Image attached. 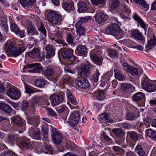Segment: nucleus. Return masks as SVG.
Listing matches in <instances>:
<instances>
[{"mask_svg": "<svg viewBox=\"0 0 156 156\" xmlns=\"http://www.w3.org/2000/svg\"><path fill=\"white\" fill-rule=\"evenodd\" d=\"M73 50L71 48H65L62 50V55L63 58L69 60L71 61L70 64H73L72 61L74 59L73 55Z\"/></svg>", "mask_w": 156, "mask_h": 156, "instance_id": "obj_6", "label": "nucleus"}, {"mask_svg": "<svg viewBox=\"0 0 156 156\" xmlns=\"http://www.w3.org/2000/svg\"><path fill=\"white\" fill-rule=\"evenodd\" d=\"M142 86L144 89L149 92H153L156 90L155 85L150 82V80L147 78H144L142 82Z\"/></svg>", "mask_w": 156, "mask_h": 156, "instance_id": "obj_7", "label": "nucleus"}, {"mask_svg": "<svg viewBox=\"0 0 156 156\" xmlns=\"http://www.w3.org/2000/svg\"><path fill=\"white\" fill-rule=\"evenodd\" d=\"M29 106L28 102L26 101L23 100L22 102L21 108L23 111L27 109Z\"/></svg>", "mask_w": 156, "mask_h": 156, "instance_id": "obj_55", "label": "nucleus"}, {"mask_svg": "<svg viewBox=\"0 0 156 156\" xmlns=\"http://www.w3.org/2000/svg\"><path fill=\"white\" fill-rule=\"evenodd\" d=\"M119 124L120 126H122V128L126 129H130L133 127L131 124L127 122H122L120 123Z\"/></svg>", "mask_w": 156, "mask_h": 156, "instance_id": "obj_56", "label": "nucleus"}, {"mask_svg": "<svg viewBox=\"0 0 156 156\" xmlns=\"http://www.w3.org/2000/svg\"><path fill=\"white\" fill-rule=\"evenodd\" d=\"M112 132L118 137V141L116 143L119 145H120L121 143L124 142V131L120 128H115L112 129Z\"/></svg>", "mask_w": 156, "mask_h": 156, "instance_id": "obj_8", "label": "nucleus"}, {"mask_svg": "<svg viewBox=\"0 0 156 156\" xmlns=\"http://www.w3.org/2000/svg\"><path fill=\"white\" fill-rule=\"evenodd\" d=\"M74 39L73 34L72 33H69L67 35L66 40L69 44H72L74 43Z\"/></svg>", "mask_w": 156, "mask_h": 156, "instance_id": "obj_48", "label": "nucleus"}, {"mask_svg": "<svg viewBox=\"0 0 156 156\" xmlns=\"http://www.w3.org/2000/svg\"><path fill=\"white\" fill-rule=\"evenodd\" d=\"M127 135H129L131 139L134 141L136 142L138 140V136L137 135V133L134 131H132L131 132H127Z\"/></svg>", "mask_w": 156, "mask_h": 156, "instance_id": "obj_42", "label": "nucleus"}, {"mask_svg": "<svg viewBox=\"0 0 156 156\" xmlns=\"http://www.w3.org/2000/svg\"><path fill=\"white\" fill-rule=\"evenodd\" d=\"M61 73V69L59 67L48 66L44 70L43 74L47 79L56 83Z\"/></svg>", "mask_w": 156, "mask_h": 156, "instance_id": "obj_2", "label": "nucleus"}, {"mask_svg": "<svg viewBox=\"0 0 156 156\" xmlns=\"http://www.w3.org/2000/svg\"><path fill=\"white\" fill-rule=\"evenodd\" d=\"M90 57L93 60L98 57V56L97 51H96V50L92 51L90 53Z\"/></svg>", "mask_w": 156, "mask_h": 156, "instance_id": "obj_58", "label": "nucleus"}, {"mask_svg": "<svg viewBox=\"0 0 156 156\" xmlns=\"http://www.w3.org/2000/svg\"><path fill=\"white\" fill-rule=\"evenodd\" d=\"M135 2L141 5L144 8V9L145 11L147 10L149 8V5H148L144 0H134Z\"/></svg>", "mask_w": 156, "mask_h": 156, "instance_id": "obj_41", "label": "nucleus"}, {"mask_svg": "<svg viewBox=\"0 0 156 156\" xmlns=\"http://www.w3.org/2000/svg\"><path fill=\"white\" fill-rule=\"evenodd\" d=\"M137 118L136 113L132 112H129L127 113L126 119L127 120L132 121L134 120Z\"/></svg>", "mask_w": 156, "mask_h": 156, "instance_id": "obj_35", "label": "nucleus"}, {"mask_svg": "<svg viewBox=\"0 0 156 156\" xmlns=\"http://www.w3.org/2000/svg\"><path fill=\"white\" fill-rule=\"evenodd\" d=\"M78 11L79 12H86L88 10V7L86 3L81 1L78 3Z\"/></svg>", "mask_w": 156, "mask_h": 156, "instance_id": "obj_28", "label": "nucleus"}, {"mask_svg": "<svg viewBox=\"0 0 156 156\" xmlns=\"http://www.w3.org/2000/svg\"><path fill=\"white\" fill-rule=\"evenodd\" d=\"M47 20L52 25H59L62 21L61 16L53 10H50L47 14Z\"/></svg>", "mask_w": 156, "mask_h": 156, "instance_id": "obj_4", "label": "nucleus"}, {"mask_svg": "<svg viewBox=\"0 0 156 156\" xmlns=\"http://www.w3.org/2000/svg\"><path fill=\"white\" fill-rule=\"evenodd\" d=\"M55 42L59 44H62L63 47H67L68 45V44L65 41L59 39L55 40Z\"/></svg>", "mask_w": 156, "mask_h": 156, "instance_id": "obj_61", "label": "nucleus"}, {"mask_svg": "<svg viewBox=\"0 0 156 156\" xmlns=\"http://www.w3.org/2000/svg\"><path fill=\"white\" fill-rule=\"evenodd\" d=\"M94 62L97 64L98 65L100 66L102 62V59L101 58L98 57L96 58L93 60Z\"/></svg>", "mask_w": 156, "mask_h": 156, "instance_id": "obj_63", "label": "nucleus"}, {"mask_svg": "<svg viewBox=\"0 0 156 156\" xmlns=\"http://www.w3.org/2000/svg\"><path fill=\"white\" fill-rule=\"evenodd\" d=\"M93 42L95 45L96 46V47H101L100 45L102 44V41L99 38L98 36H95L93 39Z\"/></svg>", "mask_w": 156, "mask_h": 156, "instance_id": "obj_49", "label": "nucleus"}, {"mask_svg": "<svg viewBox=\"0 0 156 156\" xmlns=\"http://www.w3.org/2000/svg\"><path fill=\"white\" fill-rule=\"evenodd\" d=\"M67 95L69 101L72 104L76 105L77 103L76 99L69 90H67Z\"/></svg>", "mask_w": 156, "mask_h": 156, "instance_id": "obj_34", "label": "nucleus"}, {"mask_svg": "<svg viewBox=\"0 0 156 156\" xmlns=\"http://www.w3.org/2000/svg\"><path fill=\"white\" fill-rule=\"evenodd\" d=\"M48 114L49 116H53L56 115L55 113L51 109L48 108L46 109Z\"/></svg>", "mask_w": 156, "mask_h": 156, "instance_id": "obj_62", "label": "nucleus"}, {"mask_svg": "<svg viewBox=\"0 0 156 156\" xmlns=\"http://www.w3.org/2000/svg\"><path fill=\"white\" fill-rule=\"evenodd\" d=\"M17 134H10L8 135V140L11 143L14 144L17 140L20 139Z\"/></svg>", "mask_w": 156, "mask_h": 156, "instance_id": "obj_37", "label": "nucleus"}, {"mask_svg": "<svg viewBox=\"0 0 156 156\" xmlns=\"http://www.w3.org/2000/svg\"><path fill=\"white\" fill-rule=\"evenodd\" d=\"M108 55L112 58H114L116 56L117 52L115 50L109 49L108 50Z\"/></svg>", "mask_w": 156, "mask_h": 156, "instance_id": "obj_51", "label": "nucleus"}, {"mask_svg": "<svg viewBox=\"0 0 156 156\" xmlns=\"http://www.w3.org/2000/svg\"><path fill=\"white\" fill-rule=\"evenodd\" d=\"M15 33L18 36L21 38H23L25 37L24 31L20 29V28H19L18 30Z\"/></svg>", "mask_w": 156, "mask_h": 156, "instance_id": "obj_57", "label": "nucleus"}, {"mask_svg": "<svg viewBox=\"0 0 156 156\" xmlns=\"http://www.w3.org/2000/svg\"><path fill=\"white\" fill-rule=\"evenodd\" d=\"M94 6L101 7L104 5L106 3V0H90Z\"/></svg>", "mask_w": 156, "mask_h": 156, "instance_id": "obj_30", "label": "nucleus"}, {"mask_svg": "<svg viewBox=\"0 0 156 156\" xmlns=\"http://www.w3.org/2000/svg\"><path fill=\"white\" fill-rule=\"evenodd\" d=\"M45 50L47 52L46 58H49L53 57L55 54V48L54 46L50 44H48L46 46Z\"/></svg>", "mask_w": 156, "mask_h": 156, "instance_id": "obj_16", "label": "nucleus"}, {"mask_svg": "<svg viewBox=\"0 0 156 156\" xmlns=\"http://www.w3.org/2000/svg\"><path fill=\"white\" fill-rule=\"evenodd\" d=\"M51 129V136L52 142L55 144H59L62 141V134L54 127H52Z\"/></svg>", "mask_w": 156, "mask_h": 156, "instance_id": "obj_5", "label": "nucleus"}, {"mask_svg": "<svg viewBox=\"0 0 156 156\" xmlns=\"http://www.w3.org/2000/svg\"><path fill=\"white\" fill-rule=\"evenodd\" d=\"M100 77V74L98 70L97 69L96 71L94 73L93 80L94 81L96 82L98 81L99 78Z\"/></svg>", "mask_w": 156, "mask_h": 156, "instance_id": "obj_53", "label": "nucleus"}, {"mask_svg": "<svg viewBox=\"0 0 156 156\" xmlns=\"http://www.w3.org/2000/svg\"><path fill=\"white\" fill-rule=\"evenodd\" d=\"M80 114L76 111H74L70 115L69 119V124L72 126H75L78 123L79 119Z\"/></svg>", "mask_w": 156, "mask_h": 156, "instance_id": "obj_11", "label": "nucleus"}, {"mask_svg": "<svg viewBox=\"0 0 156 156\" xmlns=\"http://www.w3.org/2000/svg\"><path fill=\"white\" fill-rule=\"evenodd\" d=\"M145 97L144 94L139 92L135 93L132 96V98L134 101L139 102L141 101Z\"/></svg>", "mask_w": 156, "mask_h": 156, "instance_id": "obj_22", "label": "nucleus"}, {"mask_svg": "<svg viewBox=\"0 0 156 156\" xmlns=\"http://www.w3.org/2000/svg\"><path fill=\"white\" fill-rule=\"evenodd\" d=\"M76 49L80 54L85 55L86 53L87 50L84 46L80 44L77 46Z\"/></svg>", "mask_w": 156, "mask_h": 156, "instance_id": "obj_46", "label": "nucleus"}, {"mask_svg": "<svg viewBox=\"0 0 156 156\" xmlns=\"http://www.w3.org/2000/svg\"><path fill=\"white\" fill-rule=\"evenodd\" d=\"M38 29L41 33L45 37L47 35V32L44 25L42 23H41L40 25L38 27Z\"/></svg>", "mask_w": 156, "mask_h": 156, "instance_id": "obj_47", "label": "nucleus"}, {"mask_svg": "<svg viewBox=\"0 0 156 156\" xmlns=\"http://www.w3.org/2000/svg\"><path fill=\"white\" fill-rule=\"evenodd\" d=\"M134 87L132 84L124 83L122 85L121 90L123 93L127 92L128 91L133 90Z\"/></svg>", "mask_w": 156, "mask_h": 156, "instance_id": "obj_23", "label": "nucleus"}, {"mask_svg": "<svg viewBox=\"0 0 156 156\" xmlns=\"http://www.w3.org/2000/svg\"><path fill=\"white\" fill-rule=\"evenodd\" d=\"M75 83L79 87L83 88H87L89 86V83L87 80L77 78Z\"/></svg>", "mask_w": 156, "mask_h": 156, "instance_id": "obj_15", "label": "nucleus"}, {"mask_svg": "<svg viewBox=\"0 0 156 156\" xmlns=\"http://www.w3.org/2000/svg\"><path fill=\"white\" fill-rule=\"evenodd\" d=\"M27 54L34 59H37L40 56V49L37 48H34L31 51L28 52Z\"/></svg>", "mask_w": 156, "mask_h": 156, "instance_id": "obj_18", "label": "nucleus"}, {"mask_svg": "<svg viewBox=\"0 0 156 156\" xmlns=\"http://www.w3.org/2000/svg\"><path fill=\"white\" fill-rule=\"evenodd\" d=\"M62 7L68 12L73 11L74 9V4L73 2H64L62 5Z\"/></svg>", "mask_w": 156, "mask_h": 156, "instance_id": "obj_17", "label": "nucleus"}, {"mask_svg": "<svg viewBox=\"0 0 156 156\" xmlns=\"http://www.w3.org/2000/svg\"><path fill=\"white\" fill-rule=\"evenodd\" d=\"M42 98L41 97L36 96L30 100L31 105L32 106H34L38 105L40 102Z\"/></svg>", "mask_w": 156, "mask_h": 156, "instance_id": "obj_39", "label": "nucleus"}, {"mask_svg": "<svg viewBox=\"0 0 156 156\" xmlns=\"http://www.w3.org/2000/svg\"><path fill=\"white\" fill-rule=\"evenodd\" d=\"M147 136L154 140L156 139V132L151 129H148L147 131Z\"/></svg>", "mask_w": 156, "mask_h": 156, "instance_id": "obj_45", "label": "nucleus"}, {"mask_svg": "<svg viewBox=\"0 0 156 156\" xmlns=\"http://www.w3.org/2000/svg\"><path fill=\"white\" fill-rule=\"evenodd\" d=\"M33 136L34 139L39 140L40 136V133L38 129L34 127L33 129Z\"/></svg>", "mask_w": 156, "mask_h": 156, "instance_id": "obj_44", "label": "nucleus"}, {"mask_svg": "<svg viewBox=\"0 0 156 156\" xmlns=\"http://www.w3.org/2000/svg\"><path fill=\"white\" fill-rule=\"evenodd\" d=\"M43 69L41 67L38 66H36V67L34 68L33 69L29 70L28 72L30 73H40L42 71Z\"/></svg>", "mask_w": 156, "mask_h": 156, "instance_id": "obj_52", "label": "nucleus"}, {"mask_svg": "<svg viewBox=\"0 0 156 156\" xmlns=\"http://www.w3.org/2000/svg\"><path fill=\"white\" fill-rule=\"evenodd\" d=\"M115 76L116 79L120 81H122L124 80L123 75L120 73L118 69H115L114 70Z\"/></svg>", "mask_w": 156, "mask_h": 156, "instance_id": "obj_43", "label": "nucleus"}, {"mask_svg": "<svg viewBox=\"0 0 156 156\" xmlns=\"http://www.w3.org/2000/svg\"><path fill=\"white\" fill-rule=\"evenodd\" d=\"M0 156H17V155L11 150L5 151Z\"/></svg>", "mask_w": 156, "mask_h": 156, "instance_id": "obj_50", "label": "nucleus"}, {"mask_svg": "<svg viewBox=\"0 0 156 156\" xmlns=\"http://www.w3.org/2000/svg\"><path fill=\"white\" fill-rule=\"evenodd\" d=\"M41 151L42 152L45 153L49 152L50 154H52L53 152V148L49 145H45L42 147Z\"/></svg>", "mask_w": 156, "mask_h": 156, "instance_id": "obj_36", "label": "nucleus"}, {"mask_svg": "<svg viewBox=\"0 0 156 156\" xmlns=\"http://www.w3.org/2000/svg\"><path fill=\"white\" fill-rule=\"evenodd\" d=\"M97 98L98 100H102L105 97V91L102 90H98L96 94Z\"/></svg>", "mask_w": 156, "mask_h": 156, "instance_id": "obj_38", "label": "nucleus"}, {"mask_svg": "<svg viewBox=\"0 0 156 156\" xmlns=\"http://www.w3.org/2000/svg\"><path fill=\"white\" fill-rule=\"evenodd\" d=\"M0 109L7 114L10 113L12 110L10 105L3 103H0Z\"/></svg>", "mask_w": 156, "mask_h": 156, "instance_id": "obj_25", "label": "nucleus"}, {"mask_svg": "<svg viewBox=\"0 0 156 156\" xmlns=\"http://www.w3.org/2000/svg\"><path fill=\"white\" fill-rule=\"evenodd\" d=\"M20 139L21 140L20 145L21 148L31 150L32 148V144L29 140L27 138L23 137H20Z\"/></svg>", "mask_w": 156, "mask_h": 156, "instance_id": "obj_14", "label": "nucleus"}, {"mask_svg": "<svg viewBox=\"0 0 156 156\" xmlns=\"http://www.w3.org/2000/svg\"><path fill=\"white\" fill-rule=\"evenodd\" d=\"M156 44V38L153 36L148 41L147 44V47L148 49H151L154 47Z\"/></svg>", "mask_w": 156, "mask_h": 156, "instance_id": "obj_33", "label": "nucleus"}, {"mask_svg": "<svg viewBox=\"0 0 156 156\" xmlns=\"http://www.w3.org/2000/svg\"><path fill=\"white\" fill-rule=\"evenodd\" d=\"M109 1L110 7L112 10L117 9L119 5V0H109Z\"/></svg>", "mask_w": 156, "mask_h": 156, "instance_id": "obj_31", "label": "nucleus"}, {"mask_svg": "<svg viewBox=\"0 0 156 156\" xmlns=\"http://www.w3.org/2000/svg\"><path fill=\"white\" fill-rule=\"evenodd\" d=\"M132 35L136 39L141 41H143L144 39L142 33L138 30H135L132 33Z\"/></svg>", "mask_w": 156, "mask_h": 156, "instance_id": "obj_27", "label": "nucleus"}, {"mask_svg": "<svg viewBox=\"0 0 156 156\" xmlns=\"http://www.w3.org/2000/svg\"><path fill=\"white\" fill-rule=\"evenodd\" d=\"M106 34L114 36L117 39H120L124 35V32L116 23L109 25L105 29Z\"/></svg>", "mask_w": 156, "mask_h": 156, "instance_id": "obj_3", "label": "nucleus"}, {"mask_svg": "<svg viewBox=\"0 0 156 156\" xmlns=\"http://www.w3.org/2000/svg\"><path fill=\"white\" fill-rule=\"evenodd\" d=\"M91 17L90 16H86L85 17H81L80 20L79 21L77 22H80V25H83V23L87 21L88 19H91Z\"/></svg>", "mask_w": 156, "mask_h": 156, "instance_id": "obj_60", "label": "nucleus"}, {"mask_svg": "<svg viewBox=\"0 0 156 156\" xmlns=\"http://www.w3.org/2000/svg\"><path fill=\"white\" fill-rule=\"evenodd\" d=\"M6 94L12 99H19L21 96L20 90L14 87L9 88L6 93Z\"/></svg>", "mask_w": 156, "mask_h": 156, "instance_id": "obj_10", "label": "nucleus"}, {"mask_svg": "<svg viewBox=\"0 0 156 156\" xmlns=\"http://www.w3.org/2000/svg\"><path fill=\"white\" fill-rule=\"evenodd\" d=\"M63 81L64 82L66 83H71L72 81L71 78L68 75H65L63 77Z\"/></svg>", "mask_w": 156, "mask_h": 156, "instance_id": "obj_59", "label": "nucleus"}, {"mask_svg": "<svg viewBox=\"0 0 156 156\" xmlns=\"http://www.w3.org/2000/svg\"><path fill=\"white\" fill-rule=\"evenodd\" d=\"M35 0H20L21 5L24 8L32 7L35 3Z\"/></svg>", "mask_w": 156, "mask_h": 156, "instance_id": "obj_21", "label": "nucleus"}, {"mask_svg": "<svg viewBox=\"0 0 156 156\" xmlns=\"http://www.w3.org/2000/svg\"><path fill=\"white\" fill-rule=\"evenodd\" d=\"M121 64L122 65V66L125 70L127 72H129L130 71V69H131V67L127 63L125 62L123 63L122 61H120Z\"/></svg>", "mask_w": 156, "mask_h": 156, "instance_id": "obj_54", "label": "nucleus"}, {"mask_svg": "<svg viewBox=\"0 0 156 156\" xmlns=\"http://www.w3.org/2000/svg\"><path fill=\"white\" fill-rule=\"evenodd\" d=\"M5 49L8 56L16 57L21 54L25 50V48L22 41H15L14 38L7 41Z\"/></svg>", "mask_w": 156, "mask_h": 156, "instance_id": "obj_1", "label": "nucleus"}, {"mask_svg": "<svg viewBox=\"0 0 156 156\" xmlns=\"http://www.w3.org/2000/svg\"><path fill=\"white\" fill-rule=\"evenodd\" d=\"M108 19V16L102 13H98L95 16V20L98 23H101L104 22Z\"/></svg>", "mask_w": 156, "mask_h": 156, "instance_id": "obj_19", "label": "nucleus"}, {"mask_svg": "<svg viewBox=\"0 0 156 156\" xmlns=\"http://www.w3.org/2000/svg\"><path fill=\"white\" fill-rule=\"evenodd\" d=\"M90 66L88 63L82 64L81 65V67L80 68V75L83 77H87L90 75V72L88 70Z\"/></svg>", "mask_w": 156, "mask_h": 156, "instance_id": "obj_12", "label": "nucleus"}, {"mask_svg": "<svg viewBox=\"0 0 156 156\" xmlns=\"http://www.w3.org/2000/svg\"><path fill=\"white\" fill-rule=\"evenodd\" d=\"M138 71V70L136 68L131 67V69H130V71L129 73L132 75H137Z\"/></svg>", "mask_w": 156, "mask_h": 156, "instance_id": "obj_64", "label": "nucleus"}, {"mask_svg": "<svg viewBox=\"0 0 156 156\" xmlns=\"http://www.w3.org/2000/svg\"><path fill=\"white\" fill-rule=\"evenodd\" d=\"M12 121L16 125V126L17 127L20 128L18 129H20L22 130L24 129L25 125L24 122L22 120L21 118L19 116H13L12 119Z\"/></svg>", "mask_w": 156, "mask_h": 156, "instance_id": "obj_13", "label": "nucleus"}, {"mask_svg": "<svg viewBox=\"0 0 156 156\" xmlns=\"http://www.w3.org/2000/svg\"><path fill=\"white\" fill-rule=\"evenodd\" d=\"M80 23L77 22L75 25V27L76 29V32L78 35L80 36L82 35H84L85 29L83 25H80Z\"/></svg>", "mask_w": 156, "mask_h": 156, "instance_id": "obj_29", "label": "nucleus"}, {"mask_svg": "<svg viewBox=\"0 0 156 156\" xmlns=\"http://www.w3.org/2000/svg\"><path fill=\"white\" fill-rule=\"evenodd\" d=\"M135 151L139 156H144L145 153L140 144H138L136 147Z\"/></svg>", "mask_w": 156, "mask_h": 156, "instance_id": "obj_40", "label": "nucleus"}, {"mask_svg": "<svg viewBox=\"0 0 156 156\" xmlns=\"http://www.w3.org/2000/svg\"><path fill=\"white\" fill-rule=\"evenodd\" d=\"M50 99L51 105L54 106L63 102L64 98L62 94H53L50 97Z\"/></svg>", "mask_w": 156, "mask_h": 156, "instance_id": "obj_9", "label": "nucleus"}, {"mask_svg": "<svg viewBox=\"0 0 156 156\" xmlns=\"http://www.w3.org/2000/svg\"><path fill=\"white\" fill-rule=\"evenodd\" d=\"M100 119L101 122L105 123H111L113 121L112 119L110 118L109 115L108 114H101Z\"/></svg>", "mask_w": 156, "mask_h": 156, "instance_id": "obj_26", "label": "nucleus"}, {"mask_svg": "<svg viewBox=\"0 0 156 156\" xmlns=\"http://www.w3.org/2000/svg\"><path fill=\"white\" fill-rule=\"evenodd\" d=\"M27 34L30 36H37L38 32L31 23H30L27 28Z\"/></svg>", "mask_w": 156, "mask_h": 156, "instance_id": "obj_20", "label": "nucleus"}, {"mask_svg": "<svg viewBox=\"0 0 156 156\" xmlns=\"http://www.w3.org/2000/svg\"><path fill=\"white\" fill-rule=\"evenodd\" d=\"M6 19L0 14V25L3 29L4 32L7 34L8 31Z\"/></svg>", "mask_w": 156, "mask_h": 156, "instance_id": "obj_24", "label": "nucleus"}, {"mask_svg": "<svg viewBox=\"0 0 156 156\" xmlns=\"http://www.w3.org/2000/svg\"><path fill=\"white\" fill-rule=\"evenodd\" d=\"M47 81L43 78H39L35 81L36 85L40 88L43 87L47 83Z\"/></svg>", "mask_w": 156, "mask_h": 156, "instance_id": "obj_32", "label": "nucleus"}]
</instances>
